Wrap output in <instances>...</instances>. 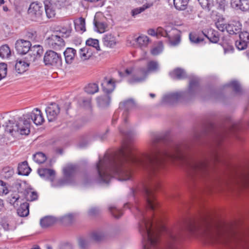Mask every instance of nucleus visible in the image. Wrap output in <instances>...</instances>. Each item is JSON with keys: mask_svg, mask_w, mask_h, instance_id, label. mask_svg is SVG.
I'll return each mask as SVG.
<instances>
[{"mask_svg": "<svg viewBox=\"0 0 249 249\" xmlns=\"http://www.w3.org/2000/svg\"><path fill=\"white\" fill-rule=\"evenodd\" d=\"M158 137L150 142L148 153L144 156L137 155L134 147L128 142H123L117 156L105 155L100 159L96 164L98 180L100 182L108 183L112 176H116L122 181L127 180L131 178L129 165L146 169L149 174L156 175L164 167L166 161H180L185 165L189 176L198 177L205 174L207 163L203 158L187 156L185 152L188 148L187 144L171 143L159 147Z\"/></svg>", "mask_w": 249, "mask_h": 249, "instance_id": "1", "label": "nucleus"}, {"mask_svg": "<svg viewBox=\"0 0 249 249\" xmlns=\"http://www.w3.org/2000/svg\"><path fill=\"white\" fill-rule=\"evenodd\" d=\"M188 236L209 242L226 243L234 239L235 233L225 228L213 227L209 224L191 225L188 229Z\"/></svg>", "mask_w": 249, "mask_h": 249, "instance_id": "2", "label": "nucleus"}, {"mask_svg": "<svg viewBox=\"0 0 249 249\" xmlns=\"http://www.w3.org/2000/svg\"><path fill=\"white\" fill-rule=\"evenodd\" d=\"M31 120L36 125L43 124L45 120L40 109L34 108L31 113L24 114L18 119L11 118L5 123V133L14 137L18 134L28 135L30 133Z\"/></svg>", "mask_w": 249, "mask_h": 249, "instance_id": "3", "label": "nucleus"}, {"mask_svg": "<svg viewBox=\"0 0 249 249\" xmlns=\"http://www.w3.org/2000/svg\"><path fill=\"white\" fill-rule=\"evenodd\" d=\"M119 75L122 77H126L128 82L132 84L143 81L141 68L136 69L133 65L127 66L123 71L119 72Z\"/></svg>", "mask_w": 249, "mask_h": 249, "instance_id": "4", "label": "nucleus"}, {"mask_svg": "<svg viewBox=\"0 0 249 249\" xmlns=\"http://www.w3.org/2000/svg\"><path fill=\"white\" fill-rule=\"evenodd\" d=\"M38 174L40 177L51 182V186L53 188H60L64 186L66 181L64 179H58L54 181L55 171L51 169L41 168L38 169Z\"/></svg>", "mask_w": 249, "mask_h": 249, "instance_id": "5", "label": "nucleus"}, {"mask_svg": "<svg viewBox=\"0 0 249 249\" xmlns=\"http://www.w3.org/2000/svg\"><path fill=\"white\" fill-rule=\"evenodd\" d=\"M43 11L44 8L41 3L34 2L30 4L28 14L31 20L41 22L43 19Z\"/></svg>", "mask_w": 249, "mask_h": 249, "instance_id": "6", "label": "nucleus"}, {"mask_svg": "<svg viewBox=\"0 0 249 249\" xmlns=\"http://www.w3.org/2000/svg\"><path fill=\"white\" fill-rule=\"evenodd\" d=\"M43 61L46 66L59 67L62 64L61 55L53 51H48L45 53Z\"/></svg>", "mask_w": 249, "mask_h": 249, "instance_id": "7", "label": "nucleus"}, {"mask_svg": "<svg viewBox=\"0 0 249 249\" xmlns=\"http://www.w3.org/2000/svg\"><path fill=\"white\" fill-rule=\"evenodd\" d=\"M232 182L243 184L249 183V165L241 168L237 171Z\"/></svg>", "mask_w": 249, "mask_h": 249, "instance_id": "8", "label": "nucleus"}, {"mask_svg": "<svg viewBox=\"0 0 249 249\" xmlns=\"http://www.w3.org/2000/svg\"><path fill=\"white\" fill-rule=\"evenodd\" d=\"M64 178L60 179H64L66 181L65 185H73L75 184V178L74 176L76 172V166L73 165H68L63 169Z\"/></svg>", "mask_w": 249, "mask_h": 249, "instance_id": "9", "label": "nucleus"}, {"mask_svg": "<svg viewBox=\"0 0 249 249\" xmlns=\"http://www.w3.org/2000/svg\"><path fill=\"white\" fill-rule=\"evenodd\" d=\"M158 185V183H156L150 188L146 189L145 191L147 206L152 210H155L158 204L153 195V191L157 189Z\"/></svg>", "mask_w": 249, "mask_h": 249, "instance_id": "10", "label": "nucleus"}, {"mask_svg": "<svg viewBox=\"0 0 249 249\" xmlns=\"http://www.w3.org/2000/svg\"><path fill=\"white\" fill-rule=\"evenodd\" d=\"M45 112L48 120L53 122L57 118L60 112V107L57 104L52 103L46 107Z\"/></svg>", "mask_w": 249, "mask_h": 249, "instance_id": "11", "label": "nucleus"}, {"mask_svg": "<svg viewBox=\"0 0 249 249\" xmlns=\"http://www.w3.org/2000/svg\"><path fill=\"white\" fill-rule=\"evenodd\" d=\"M43 52L42 48L39 45H35L32 47L30 50L29 55L27 57L28 61L30 63H33L38 60L40 58Z\"/></svg>", "mask_w": 249, "mask_h": 249, "instance_id": "12", "label": "nucleus"}, {"mask_svg": "<svg viewBox=\"0 0 249 249\" xmlns=\"http://www.w3.org/2000/svg\"><path fill=\"white\" fill-rule=\"evenodd\" d=\"M31 47V43L28 40L19 39L15 43L16 50L20 54H26L30 51Z\"/></svg>", "mask_w": 249, "mask_h": 249, "instance_id": "13", "label": "nucleus"}, {"mask_svg": "<svg viewBox=\"0 0 249 249\" xmlns=\"http://www.w3.org/2000/svg\"><path fill=\"white\" fill-rule=\"evenodd\" d=\"M48 40L49 45L54 49H60L61 47L65 46L63 38L56 33L50 36Z\"/></svg>", "mask_w": 249, "mask_h": 249, "instance_id": "14", "label": "nucleus"}, {"mask_svg": "<svg viewBox=\"0 0 249 249\" xmlns=\"http://www.w3.org/2000/svg\"><path fill=\"white\" fill-rule=\"evenodd\" d=\"M44 9L47 17L48 18H54L57 9L55 3L51 0H45L44 1Z\"/></svg>", "mask_w": 249, "mask_h": 249, "instance_id": "15", "label": "nucleus"}, {"mask_svg": "<svg viewBox=\"0 0 249 249\" xmlns=\"http://www.w3.org/2000/svg\"><path fill=\"white\" fill-rule=\"evenodd\" d=\"M160 70V65L159 63L156 61H150L147 64V68H141L142 73L144 80L146 76L151 72H156Z\"/></svg>", "mask_w": 249, "mask_h": 249, "instance_id": "16", "label": "nucleus"}, {"mask_svg": "<svg viewBox=\"0 0 249 249\" xmlns=\"http://www.w3.org/2000/svg\"><path fill=\"white\" fill-rule=\"evenodd\" d=\"M115 82L113 78L105 77L101 83L103 91L107 93L112 92L115 88Z\"/></svg>", "mask_w": 249, "mask_h": 249, "instance_id": "17", "label": "nucleus"}, {"mask_svg": "<svg viewBox=\"0 0 249 249\" xmlns=\"http://www.w3.org/2000/svg\"><path fill=\"white\" fill-rule=\"evenodd\" d=\"M231 6L236 10L243 11L249 10V0H231Z\"/></svg>", "mask_w": 249, "mask_h": 249, "instance_id": "18", "label": "nucleus"}, {"mask_svg": "<svg viewBox=\"0 0 249 249\" xmlns=\"http://www.w3.org/2000/svg\"><path fill=\"white\" fill-rule=\"evenodd\" d=\"M182 95V92L170 93L163 97L162 102L166 104H173L179 99Z\"/></svg>", "mask_w": 249, "mask_h": 249, "instance_id": "19", "label": "nucleus"}, {"mask_svg": "<svg viewBox=\"0 0 249 249\" xmlns=\"http://www.w3.org/2000/svg\"><path fill=\"white\" fill-rule=\"evenodd\" d=\"M181 241V234L178 232H168V243L170 246H174L180 243Z\"/></svg>", "mask_w": 249, "mask_h": 249, "instance_id": "20", "label": "nucleus"}, {"mask_svg": "<svg viewBox=\"0 0 249 249\" xmlns=\"http://www.w3.org/2000/svg\"><path fill=\"white\" fill-rule=\"evenodd\" d=\"M93 54L92 48L89 46H85L79 50V56L82 61H85L89 59Z\"/></svg>", "mask_w": 249, "mask_h": 249, "instance_id": "21", "label": "nucleus"}, {"mask_svg": "<svg viewBox=\"0 0 249 249\" xmlns=\"http://www.w3.org/2000/svg\"><path fill=\"white\" fill-rule=\"evenodd\" d=\"M102 40L104 45L108 48H113L117 43L115 37L111 34L105 35Z\"/></svg>", "mask_w": 249, "mask_h": 249, "instance_id": "22", "label": "nucleus"}, {"mask_svg": "<svg viewBox=\"0 0 249 249\" xmlns=\"http://www.w3.org/2000/svg\"><path fill=\"white\" fill-rule=\"evenodd\" d=\"M76 51L72 48H67L64 52L66 63L71 64L76 56Z\"/></svg>", "mask_w": 249, "mask_h": 249, "instance_id": "23", "label": "nucleus"}, {"mask_svg": "<svg viewBox=\"0 0 249 249\" xmlns=\"http://www.w3.org/2000/svg\"><path fill=\"white\" fill-rule=\"evenodd\" d=\"M241 25L238 22H232L228 24L226 31L231 35L236 34L240 32Z\"/></svg>", "mask_w": 249, "mask_h": 249, "instance_id": "24", "label": "nucleus"}, {"mask_svg": "<svg viewBox=\"0 0 249 249\" xmlns=\"http://www.w3.org/2000/svg\"><path fill=\"white\" fill-rule=\"evenodd\" d=\"M29 66V63L23 60H19L15 64L16 71L18 74H21L27 71Z\"/></svg>", "mask_w": 249, "mask_h": 249, "instance_id": "25", "label": "nucleus"}, {"mask_svg": "<svg viewBox=\"0 0 249 249\" xmlns=\"http://www.w3.org/2000/svg\"><path fill=\"white\" fill-rule=\"evenodd\" d=\"M105 233L102 230H96L92 231L89 235L91 241H99L105 236Z\"/></svg>", "mask_w": 249, "mask_h": 249, "instance_id": "26", "label": "nucleus"}, {"mask_svg": "<svg viewBox=\"0 0 249 249\" xmlns=\"http://www.w3.org/2000/svg\"><path fill=\"white\" fill-rule=\"evenodd\" d=\"M31 170V168L26 161L21 162L18 165V173L19 175L28 176L30 173Z\"/></svg>", "mask_w": 249, "mask_h": 249, "instance_id": "27", "label": "nucleus"}, {"mask_svg": "<svg viewBox=\"0 0 249 249\" xmlns=\"http://www.w3.org/2000/svg\"><path fill=\"white\" fill-rule=\"evenodd\" d=\"M134 106V102L132 99H128L120 103V108H123L125 110V111L123 113V116H124V119L125 123L126 122V119L125 118V115L127 114L126 110L133 107Z\"/></svg>", "mask_w": 249, "mask_h": 249, "instance_id": "28", "label": "nucleus"}, {"mask_svg": "<svg viewBox=\"0 0 249 249\" xmlns=\"http://www.w3.org/2000/svg\"><path fill=\"white\" fill-rule=\"evenodd\" d=\"M170 75L174 79H182L186 77V73L182 69L177 68L171 71Z\"/></svg>", "mask_w": 249, "mask_h": 249, "instance_id": "29", "label": "nucleus"}, {"mask_svg": "<svg viewBox=\"0 0 249 249\" xmlns=\"http://www.w3.org/2000/svg\"><path fill=\"white\" fill-rule=\"evenodd\" d=\"M29 204L28 202H24L21 204L17 210L18 215L21 217L26 216L29 214Z\"/></svg>", "mask_w": 249, "mask_h": 249, "instance_id": "30", "label": "nucleus"}, {"mask_svg": "<svg viewBox=\"0 0 249 249\" xmlns=\"http://www.w3.org/2000/svg\"><path fill=\"white\" fill-rule=\"evenodd\" d=\"M189 0H173L174 5L178 10H184L188 6Z\"/></svg>", "mask_w": 249, "mask_h": 249, "instance_id": "31", "label": "nucleus"}, {"mask_svg": "<svg viewBox=\"0 0 249 249\" xmlns=\"http://www.w3.org/2000/svg\"><path fill=\"white\" fill-rule=\"evenodd\" d=\"M71 32V27L68 26L61 27L59 30L56 31V33L63 38L68 37L70 36Z\"/></svg>", "mask_w": 249, "mask_h": 249, "instance_id": "32", "label": "nucleus"}, {"mask_svg": "<svg viewBox=\"0 0 249 249\" xmlns=\"http://www.w3.org/2000/svg\"><path fill=\"white\" fill-rule=\"evenodd\" d=\"M55 222V218L52 216H46L40 219V224L42 227L46 228L51 226Z\"/></svg>", "mask_w": 249, "mask_h": 249, "instance_id": "33", "label": "nucleus"}, {"mask_svg": "<svg viewBox=\"0 0 249 249\" xmlns=\"http://www.w3.org/2000/svg\"><path fill=\"white\" fill-rule=\"evenodd\" d=\"M75 28L78 32L83 33L86 31L85 20L82 18H79L74 22Z\"/></svg>", "mask_w": 249, "mask_h": 249, "instance_id": "34", "label": "nucleus"}, {"mask_svg": "<svg viewBox=\"0 0 249 249\" xmlns=\"http://www.w3.org/2000/svg\"><path fill=\"white\" fill-rule=\"evenodd\" d=\"M198 79L196 77L192 78L189 83V92L190 93H194L198 89Z\"/></svg>", "mask_w": 249, "mask_h": 249, "instance_id": "35", "label": "nucleus"}, {"mask_svg": "<svg viewBox=\"0 0 249 249\" xmlns=\"http://www.w3.org/2000/svg\"><path fill=\"white\" fill-rule=\"evenodd\" d=\"M97 102L101 107H106L108 106L110 102V98L108 95H106L103 96L99 97L97 99Z\"/></svg>", "mask_w": 249, "mask_h": 249, "instance_id": "36", "label": "nucleus"}, {"mask_svg": "<svg viewBox=\"0 0 249 249\" xmlns=\"http://www.w3.org/2000/svg\"><path fill=\"white\" fill-rule=\"evenodd\" d=\"M85 90L89 94H93L98 91L99 87L96 83H90L85 87Z\"/></svg>", "mask_w": 249, "mask_h": 249, "instance_id": "37", "label": "nucleus"}, {"mask_svg": "<svg viewBox=\"0 0 249 249\" xmlns=\"http://www.w3.org/2000/svg\"><path fill=\"white\" fill-rule=\"evenodd\" d=\"M11 55V51L7 45L0 47V56L2 58H7Z\"/></svg>", "mask_w": 249, "mask_h": 249, "instance_id": "38", "label": "nucleus"}, {"mask_svg": "<svg viewBox=\"0 0 249 249\" xmlns=\"http://www.w3.org/2000/svg\"><path fill=\"white\" fill-rule=\"evenodd\" d=\"M86 46H89L90 48H92L96 51L100 50L98 40L96 39L89 38L86 41Z\"/></svg>", "mask_w": 249, "mask_h": 249, "instance_id": "39", "label": "nucleus"}, {"mask_svg": "<svg viewBox=\"0 0 249 249\" xmlns=\"http://www.w3.org/2000/svg\"><path fill=\"white\" fill-rule=\"evenodd\" d=\"M174 32V36L173 37H170L169 36L168 38L169 39V42L170 44L172 46H175L176 45H178L180 41V36L179 34L178 33V31L177 30H173Z\"/></svg>", "mask_w": 249, "mask_h": 249, "instance_id": "40", "label": "nucleus"}, {"mask_svg": "<svg viewBox=\"0 0 249 249\" xmlns=\"http://www.w3.org/2000/svg\"><path fill=\"white\" fill-rule=\"evenodd\" d=\"M95 27L96 31L100 33H102L106 31L107 28V24L100 21H97L94 20V21Z\"/></svg>", "mask_w": 249, "mask_h": 249, "instance_id": "41", "label": "nucleus"}, {"mask_svg": "<svg viewBox=\"0 0 249 249\" xmlns=\"http://www.w3.org/2000/svg\"><path fill=\"white\" fill-rule=\"evenodd\" d=\"M34 160L37 163H43L46 160V157L44 154L41 152H38L34 155Z\"/></svg>", "mask_w": 249, "mask_h": 249, "instance_id": "42", "label": "nucleus"}, {"mask_svg": "<svg viewBox=\"0 0 249 249\" xmlns=\"http://www.w3.org/2000/svg\"><path fill=\"white\" fill-rule=\"evenodd\" d=\"M136 41L140 47L146 46L149 42V38L146 36L142 35L136 38Z\"/></svg>", "mask_w": 249, "mask_h": 249, "instance_id": "43", "label": "nucleus"}, {"mask_svg": "<svg viewBox=\"0 0 249 249\" xmlns=\"http://www.w3.org/2000/svg\"><path fill=\"white\" fill-rule=\"evenodd\" d=\"M108 209L111 214L116 218H119L123 214L121 210L117 208L115 206H110Z\"/></svg>", "mask_w": 249, "mask_h": 249, "instance_id": "44", "label": "nucleus"}, {"mask_svg": "<svg viewBox=\"0 0 249 249\" xmlns=\"http://www.w3.org/2000/svg\"><path fill=\"white\" fill-rule=\"evenodd\" d=\"M90 241H91L89 239V236L87 239L84 238H79L78 240L79 246L81 249H87L89 246Z\"/></svg>", "mask_w": 249, "mask_h": 249, "instance_id": "45", "label": "nucleus"}, {"mask_svg": "<svg viewBox=\"0 0 249 249\" xmlns=\"http://www.w3.org/2000/svg\"><path fill=\"white\" fill-rule=\"evenodd\" d=\"M37 193L31 190L27 191L25 194V198L27 201H34L37 199Z\"/></svg>", "mask_w": 249, "mask_h": 249, "instance_id": "46", "label": "nucleus"}, {"mask_svg": "<svg viewBox=\"0 0 249 249\" xmlns=\"http://www.w3.org/2000/svg\"><path fill=\"white\" fill-rule=\"evenodd\" d=\"M189 38L191 42L195 44H200L204 41L203 37L199 36L198 35L193 33L190 34Z\"/></svg>", "mask_w": 249, "mask_h": 249, "instance_id": "47", "label": "nucleus"}, {"mask_svg": "<svg viewBox=\"0 0 249 249\" xmlns=\"http://www.w3.org/2000/svg\"><path fill=\"white\" fill-rule=\"evenodd\" d=\"M203 9L209 10L213 4V0H197Z\"/></svg>", "mask_w": 249, "mask_h": 249, "instance_id": "48", "label": "nucleus"}, {"mask_svg": "<svg viewBox=\"0 0 249 249\" xmlns=\"http://www.w3.org/2000/svg\"><path fill=\"white\" fill-rule=\"evenodd\" d=\"M7 73V65L5 63H0V80L5 78Z\"/></svg>", "mask_w": 249, "mask_h": 249, "instance_id": "49", "label": "nucleus"}, {"mask_svg": "<svg viewBox=\"0 0 249 249\" xmlns=\"http://www.w3.org/2000/svg\"><path fill=\"white\" fill-rule=\"evenodd\" d=\"M147 8H148V6H145V5H144L141 7H138V8H135L132 10L131 15L133 17H135L137 15L144 11Z\"/></svg>", "mask_w": 249, "mask_h": 249, "instance_id": "50", "label": "nucleus"}, {"mask_svg": "<svg viewBox=\"0 0 249 249\" xmlns=\"http://www.w3.org/2000/svg\"><path fill=\"white\" fill-rule=\"evenodd\" d=\"M223 47L225 54H229L233 53L234 48L232 45L229 43L223 44Z\"/></svg>", "mask_w": 249, "mask_h": 249, "instance_id": "51", "label": "nucleus"}, {"mask_svg": "<svg viewBox=\"0 0 249 249\" xmlns=\"http://www.w3.org/2000/svg\"><path fill=\"white\" fill-rule=\"evenodd\" d=\"M239 39L242 41L249 43V33L248 32H242L239 34Z\"/></svg>", "mask_w": 249, "mask_h": 249, "instance_id": "52", "label": "nucleus"}, {"mask_svg": "<svg viewBox=\"0 0 249 249\" xmlns=\"http://www.w3.org/2000/svg\"><path fill=\"white\" fill-rule=\"evenodd\" d=\"M215 25L217 28L222 32H224L227 30L228 24L223 23V22L220 21H218L215 23Z\"/></svg>", "mask_w": 249, "mask_h": 249, "instance_id": "53", "label": "nucleus"}, {"mask_svg": "<svg viewBox=\"0 0 249 249\" xmlns=\"http://www.w3.org/2000/svg\"><path fill=\"white\" fill-rule=\"evenodd\" d=\"M8 190L5 183L2 180H0V195H6Z\"/></svg>", "mask_w": 249, "mask_h": 249, "instance_id": "54", "label": "nucleus"}, {"mask_svg": "<svg viewBox=\"0 0 249 249\" xmlns=\"http://www.w3.org/2000/svg\"><path fill=\"white\" fill-rule=\"evenodd\" d=\"M162 50V46L161 45H160L153 48L151 51V53L153 55H157L161 53Z\"/></svg>", "mask_w": 249, "mask_h": 249, "instance_id": "55", "label": "nucleus"}, {"mask_svg": "<svg viewBox=\"0 0 249 249\" xmlns=\"http://www.w3.org/2000/svg\"><path fill=\"white\" fill-rule=\"evenodd\" d=\"M229 86L233 88L234 91L236 92H239L241 89V87L238 82L236 81H232L229 83Z\"/></svg>", "mask_w": 249, "mask_h": 249, "instance_id": "56", "label": "nucleus"}, {"mask_svg": "<svg viewBox=\"0 0 249 249\" xmlns=\"http://www.w3.org/2000/svg\"><path fill=\"white\" fill-rule=\"evenodd\" d=\"M157 36H160L165 37H169V35L167 32L162 27H159L157 29Z\"/></svg>", "mask_w": 249, "mask_h": 249, "instance_id": "57", "label": "nucleus"}, {"mask_svg": "<svg viewBox=\"0 0 249 249\" xmlns=\"http://www.w3.org/2000/svg\"><path fill=\"white\" fill-rule=\"evenodd\" d=\"M236 45L238 49L242 50L246 48L247 46V43L242 41V40L239 39V41H237L236 42Z\"/></svg>", "mask_w": 249, "mask_h": 249, "instance_id": "58", "label": "nucleus"}, {"mask_svg": "<svg viewBox=\"0 0 249 249\" xmlns=\"http://www.w3.org/2000/svg\"><path fill=\"white\" fill-rule=\"evenodd\" d=\"M218 7L221 10H224L225 7L228 5V0H217Z\"/></svg>", "mask_w": 249, "mask_h": 249, "instance_id": "59", "label": "nucleus"}, {"mask_svg": "<svg viewBox=\"0 0 249 249\" xmlns=\"http://www.w3.org/2000/svg\"><path fill=\"white\" fill-rule=\"evenodd\" d=\"M19 199V196L18 195H12L10 198H9V202L11 204L15 206V203L18 202Z\"/></svg>", "mask_w": 249, "mask_h": 249, "instance_id": "60", "label": "nucleus"}, {"mask_svg": "<svg viewBox=\"0 0 249 249\" xmlns=\"http://www.w3.org/2000/svg\"><path fill=\"white\" fill-rule=\"evenodd\" d=\"M100 212L99 209L97 207H92L89 210V214L91 216H94L98 214Z\"/></svg>", "mask_w": 249, "mask_h": 249, "instance_id": "61", "label": "nucleus"}, {"mask_svg": "<svg viewBox=\"0 0 249 249\" xmlns=\"http://www.w3.org/2000/svg\"><path fill=\"white\" fill-rule=\"evenodd\" d=\"M123 127L124 126H123L120 127V128H119L120 132L126 138H128V137H130V136L131 135H132L133 132L131 131H127L126 132L124 131L123 129Z\"/></svg>", "mask_w": 249, "mask_h": 249, "instance_id": "62", "label": "nucleus"}, {"mask_svg": "<svg viewBox=\"0 0 249 249\" xmlns=\"http://www.w3.org/2000/svg\"><path fill=\"white\" fill-rule=\"evenodd\" d=\"M83 106L86 107H90V99H83L82 100Z\"/></svg>", "mask_w": 249, "mask_h": 249, "instance_id": "63", "label": "nucleus"}, {"mask_svg": "<svg viewBox=\"0 0 249 249\" xmlns=\"http://www.w3.org/2000/svg\"><path fill=\"white\" fill-rule=\"evenodd\" d=\"M208 38L213 43H216L219 40V38L217 36L214 35L213 36H209Z\"/></svg>", "mask_w": 249, "mask_h": 249, "instance_id": "64", "label": "nucleus"}]
</instances>
